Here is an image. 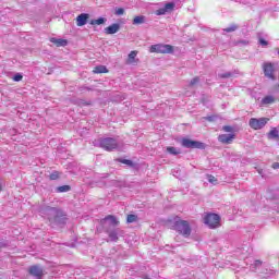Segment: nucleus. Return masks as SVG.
Instances as JSON below:
<instances>
[{
  "label": "nucleus",
  "mask_w": 279,
  "mask_h": 279,
  "mask_svg": "<svg viewBox=\"0 0 279 279\" xmlns=\"http://www.w3.org/2000/svg\"><path fill=\"white\" fill-rule=\"evenodd\" d=\"M40 215L48 219L52 226H65L66 225V213L58 207H51L43 205L39 208Z\"/></svg>",
  "instance_id": "1"
},
{
  "label": "nucleus",
  "mask_w": 279,
  "mask_h": 279,
  "mask_svg": "<svg viewBox=\"0 0 279 279\" xmlns=\"http://www.w3.org/2000/svg\"><path fill=\"white\" fill-rule=\"evenodd\" d=\"M95 147H101L106 151H113L119 147V142L114 137H104L94 142Z\"/></svg>",
  "instance_id": "2"
},
{
  "label": "nucleus",
  "mask_w": 279,
  "mask_h": 279,
  "mask_svg": "<svg viewBox=\"0 0 279 279\" xmlns=\"http://www.w3.org/2000/svg\"><path fill=\"white\" fill-rule=\"evenodd\" d=\"M174 230L179 232V234H182L185 239H189L191 236V225H189V221L181 220L180 218H177L173 226Z\"/></svg>",
  "instance_id": "3"
},
{
  "label": "nucleus",
  "mask_w": 279,
  "mask_h": 279,
  "mask_svg": "<svg viewBox=\"0 0 279 279\" xmlns=\"http://www.w3.org/2000/svg\"><path fill=\"white\" fill-rule=\"evenodd\" d=\"M119 225V219H117L113 215H108L105 218L100 219V226L104 228V230L118 228Z\"/></svg>",
  "instance_id": "4"
},
{
  "label": "nucleus",
  "mask_w": 279,
  "mask_h": 279,
  "mask_svg": "<svg viewBox=\"0 0 279 279\" xmlns=\"http://www.w3.org/2000/svg\"><path fill=\"white\" fill-rule=\"evenodd\" d=\"M181 145L182 147H185V149H206V144L191 138H183Z\"/></svg>",
  "instance_id": "5"
},
{
  "label": "nucleus",
  "mask_w": 279,
  "mask_h": 279,
  "mask_svg": "<svg viewBox=\"0 0 279 279\" xmlns=\"http://www.w3.org/2000/svg\"><path fill=\"white\" fill-rule=\"evenodd\" d=\"M150 53H173V46L169 44H156L150 46Z\"/></svg>",
  "instance_id": "6"
},
{
  "label": "nucleus",
  "mask_w": 279,
  "mask_h": 279,
  "mask_svg": "<svg viewBox=\"0 0 279 279\" xmlns=\"http://www.w3.org/2000/svg\"><path fill=\"white\" fill-rule=\"evenodd\" d=\"M221 221V217L217 214H207L204 217V223L208 226V228H219V223Z\"/></svg>",
  "instance_id": "7"
},
{
  "label": "nucleus",
  "mask_w": 279,
  "mask_h": 279,
  "mask_svg": "<svg viewBox=\"0 0 279 279\" xmlns=\"http://www.w3.org/2000/svg\"><path fill=\"white\" fill-rule=\"evenodd\" d=\"M105 232L108 234V241L111 243H117V241H119V236H123V234H125V231H123L121 228L105 229Z\"/></svg>",
  "instance_id": "8"
},
{
  "label": "nucleus",
  "mask_w": 279,
  "mask_h": 279,
  "mask_svg": "<svg viewBox=\"0 0 279 279\" xmlns=\"http://www.w3.org/2000/svg\"><path fill=\"white\" fill-rule=\"evenodd\" d=\"M267 123H269V118H251L248 121V125L252 130H263Z\"/></svg>",
  "instance_id": "9"
},
{
  "label": "nucleus",
  "mask_w": 279,
  "mask_h": 279,
  "mask_svg": "<svg viewBox=\"0 0 279 279\" xmlns=\"http://www.w3.org/2000/svg\"><path fill=\"white\" fill-rule=\"evenodd\" d=\"M28 274L35 279H43V276H45V269L40 265H33L28 268Z\"/></svg>",
  "instance_id": "10"
},
{
  "label": "nucleus",
  "mask_w": 279,
  "mask_h": 279,
  "mask_svg": "<svg viewBox=\"0 0 279 279\" xmlns=\"http://www.w3.org/2000/svg\"><path fill=\"white\" fill-rule=\"evenodd\" d=\"M274 64L272 63H264V74L268 80L276 81V75H274Z\"/></svg>",
  "instance_id": "11"
},
{
  "label": "nucleus",
  "mask_w": 279,
  "mask_h": 279,
  "mask_svg": "<svg viewBox=\"0 0 279 279\" xmlns=\"http://www.w3.org/2000/svg\"><path fill=\"white\" fill-rule=\"evenodd\" d=\"M235 136L236 135L234 133L221 134L218 136V141H219V143H222L223 145H230V144H232V141H234Z\"/></svg>",
  "instance_id": "12"
},
{
  "label": "nucleus",
  "mask_w": 279,
  "mask_h": 279,
  "mask_svg": "<svg viewBox=\"0 0 279 279\" xmlns=\"http://www.w3.org/2000/svg\"><path fill=\"white\" fill-rule=\"evenodd\" d=\"M88 19H90V14L88 13H81L76 16V25L77 27H84L86 23H88Z\"/></svg>",
  "instance_id": "13"
},
{
  "label": "nucleus",
  "mask_w": 279,
  "mask_h": 279,
  "mask_svg": "<svg viewBox=\"0 0 279 279\" xmlns=\"http://www.w3.org/2000/svg\"><path fill=\"white\" fill-rule=\"evenodd\" d=\"M173 8H175V3H173V2H168V3H166V5H165L163 8L158 9V10L156 11V14H157V16H162V15H165L167 12H171V11L173 10Z\"/></svg>",
  "instance_id": "14"
},
{
  "label": "nucleus",
  "mask_w": 279,
  "mask_h": 279,
  "mask_svg": "<svg viewBox=\"0 0 279 279\" xmlns=\"http://www.w3.org/2000/svg\"><path fill=\"white\" fill-rule=\"evenodd\" d=\"M121 29V24L114 23L105 28V34L112 35L117 34Z\"/></svg>",
  "instance_id": "15"
},
{
  "label": "nucleus",
  "mask_w": 279,
  "mask_h": 279,
  "mask_svg": "<svg viewBox=\"0 0 279 279\" xmlns=\"http://www.w3.org/2000/svg\"><path fill=\"white\" fill-rule=\"evenodd\" d=\"M269 141H279V131L276 128H272L267 134Z\"/></svg>",
  "instance_id": "16"
},
{
  "label": "nucleus",
  "mask_w": 279,
  "mask_h": 279,
  "mask_svg": "<svg viewBox=\"0 0 279 279\" xmlns=\"http://www.w3.org/2000/svg\"><path fill=\"white\" fill-rule=\"evenodd\" d=\"M234 75H239V71L234 70L232 72L219 73L218 77L220 80H228L229 77H234Z\"/></svg>",
  "instance_id": "17"
},
{
  "label": "nucleus",
  "mask_w": 279,
  "mask_h": 279,
  "mask_svg": "<svg viewBox=\"0 0 279 279\" xmlns=\"http://www.w3.org/2000/svg\"><path fill=\"white\" fill-rule=\"evenodd\" d=\"M50 43H53V45L58 47H66V45H69V41L66 39H58V38H51Z\"/></svg>",
  "instance_id": "18"
},
{
  "label": "nucleus",
  "mask_w": 279,
  "mask_h": 279,
  "mask_svg": "<svg viewBox=\"0 0 279 279\" xmlns=\"http://www.w3.org/2000/svg\"><path fill=\"white\" fill-rule=\"evenodd\" d=\"M136 56H138V51L136 50H133L129 53V57H128V64H134V62H136Z\"/></svg>",
  "instance_id": "19"
},
{
  "label": "nucleus",
  "mask_w": 279,
  "mask_h": 279,
  "mask_svg": "<svg viewBox=\"0 0 279 279\" xmlns=\"http://www.w3.org/2000/svg\"><path fill=\"white\" fill-rule=\"evenodd\" d=\"M275 102H276V97H274V96H271V95L266 96V97H264V98L262 99V104H263L264 106H269V105L275 104Z\"/></svg>",
  "instance_id": "20"
},
{
  "label": "nucleus",
  "mask_w": 279,
  "mask_h": 279,
  "mask_svg": "<svg viewBox=\"0 0 279 279\" xmlns=\"http://www.w3.org/2000/svg\"><path fill=\"white\" fill-rule=\"evenodd\" d=\"M167 153L171 154L172 156H178V155L182 154V150H180V148L169 146V147H167Z\"/></svg>",
  "instance_id": "21"
},
{
  "label": "nucleus",
  "mask_w": 279,
  "mask_h": 279,
  "mask_svg": "<svg viewBox=\"0 0 279 279\" xmlns=\"http://www.w3.org/2000/svg\"><path fill=\"white\" fill-rule=\"evenodd\" d=\"M145 16L144 15H137L133 19V25H143L145 23Z\"/></svg>",
  "instance_id": "22"
},
{
  "label": "nucleus",
  "mask_w": 279,
  "mask_h": 279,
  "mask_svg": "<svg viewBox=\"0 0 279 279\" xmlns=\"http://www.w3.org/2000/svg\"><path fill=\"white\" fill-rule=\"evenodd\" d=\"M93 73H96V74L108 73V68H106V65L95 66L94 70H93Z\"/></svg>",
  "instance_id": "23"
},
{
  "label": "nucleus",
  "mask_w": 279,
  "mask_h": 279,
  "mask_svg": "<svg viewBox=\"0 0 279 279\" xmlns=\"http://www.w3.org/2000/svg\"><path fill=\"white\" fill-rule=\"evenodd\" d=\"M108 21L106 17H99L97 20L89 21V25H104Z\"/></svg>",
  "instance_id": "24"
},
{
  "label": "nucleus",
  "mask_w": 279,
  "mask_h": 279,
  "mask_svg": "<svg viewBox=\"0 0 279 279\" xmlns=\"http://www.w3.org/2000/svg\"><path fill=\"white\" fill-rule=\"evenodd\" d=\"M138 221V216L134 214H130L126 217V223H136Z\"/></svg>",
  "instance_id": "25"
},
{
  "label": "nucleus",
  "mask_w": 279,
  "mask_h": 279,
  "mask_svg": "<svg viewBox=\"0 0 279 279\" xmlns=\"http://www.w3.org/2000/svg\"><path fill=\"white\" fill-rule=\"evenodd\" d=\"M69 191H71L70 185H61L56 189L57 193H69Z\"/></svg>",
  "instance_id": "26"
},
{
  "label": "nucleus",
  "mask_w": 279,
  "mask_h": 279,
  "mask_svg": "<svg viewBox=\"0 0 279 279\" xmlns=\"http://www.w3.org/2000/svg\"><path fill=\"white\" fill-rule=\"evenodd\" d=\"M236 29H239V25L231 24L229 27L223 28V32H227V34H230L232 32H236Z\"/></svg>",
  "instance_id": "27"
},
{
  "label": "nucleus",
  "mask_w": 279,
  "mask_h": 279,
  "mask_svg": "<svg viewBox=\"0 0 279 279\" xmlns=\"http://www.w3.org/2000/svg\"><path fill=\"white\" fill-rule=\"evenodd\" d=\"M197 84H199V77H198V76H195L194 78H192V80L190 81L189 86H190V88H195V86H197Z\"/></svg>",
  "instance_id": "28"
},
{
  "label": "nucleus",
  "mask_w": 279,
  "mask_h": 279,
  "mask_svg": "<svg viewBox=\"0 0 279 279\" xmlns=\"http://www.w3.org/2000/svg\"><path fill=\"white\" fill-rule=\"evenodd\" d=\"M120 162H122V165H128V167H134V162L130 159H120Z\"/></svg>",
  "instance_id": "29"
},
{
  "label": "nucleus",
  "mask_w": 279,
  "mask_h": 279,
  "mask_svg": "<svg viewBox=\"0 0 279 279\" xmlns=\"http://www.w3.org/2000/svg\"><path fill=\"white\" fill-rule=\"evenodd\" d=\"M207 180L210 184H217V178H215L213 174H208Z\"/></svg>",
  "instance_id": "30"
},
{
  "label": "nucleus",
  "mask_w": 279,
  "mask_h": 279,
  "mask_svg": "<svg viewBox=\"0 0 279 279\" xmlns=\"http://www.w3.org/2000/svg\"><path fill=\"white\" fill-rule=\"evenodd\" d=\"M258 44H259L262 47H267V45H269V41L265 40V38H263V37H259V38H258Z\"/></svg>",
  "instance_id": "31"
},
{
  "label": "nucleus",
  "mask_w": 279,
  "mask_h": 279,
  "mask_svg": "<svg viewBox=\"0 0 279 279\" xmlns=\"http://www.w3.org/2000/svg\"><path fill=\"white\" fill-rule=\"evenodd\" d=\"M58 178H60V172H58V171H53L50 174V180H58Z\"/></svg>",
  "instance_id": "32"
},
{
  "label": "nucleus",
  "mask_w": 279,
  "mask_h": 279,
  "mask_svg": "<svg viewBox=\"0 0 279 279\" xmlns=\"http://www.w3.org/2000/svg\"><path fill=\"white\" fill-rule=\"evenodd\" d=\"M263 265V262L260 259H256L253 264V269H258Z\"/></svg>",
  "instance_id": "33"
},
{
  "label": "nucleus",
  "mask_w": 279,
  "mask_h": 279,
  "mask_svg": "<svg viewBox=\"0 0 279 279\" xmlns=\"http://www.w3.org/2000/svg\"><path fill=\"white\" fill-rule=\"evenodd\" d=\"M116 14H117L118 16H123V14H125V9H123V8L117 9V10H116Z\"/></svg>",
  "instance_id": "34"
},
{
  "label": "nucleus",
  "mask_w": 279,
  "mask_h": 279,
  "mask_svg": "<svg viewBox=\"0 0 279 279\" xmlns=\"http://www.w3.org/2000/svg\"><path fill=\"white\" fill-rule=\"evenodd\" d=\"M13 80H14V82H21V80H23V75L20 74V73H17V74H15V75L13 76Z\"/></svg>",
  "instance_id": "35"
},
{
  "label": "nucleus",
  "mask_w": 279,
  "mask_h": 279,
  "mask_svg": "<svg viewBox=\"0 0 279 279\" xmlns=\"http://www.w3.org/2000/svg\"><path fill=\"white\" fill-rule=\"evenodd\" d=\"M78 106H90V101H86V100H84V99H81V100L78 101Z\"/></svg>",
  "instance_id": "36"
},
{
  "label": "nucleus",
  "mask_w": 279,
  "mask_h": 279,
  "mask_svg": "<svg viewBox=\"0 0 279 279\" xmlns=\"http://www.w3.org/2000/svg\"><path fill=\"white\" fill-rule=\"evenodd\" d=\"M216 119H217L216 116L205 117V121H209L210 123H213V121H216Z\"/></svg>",
  "instance_id": "37"
},
{
  "label": "nucleus",
  "mask_w": 279,
  "mask_h": 279,
  "mask_svg": "<svg viewBox=\"0 0 279 279\" xmlns=\"http://www.w3.org/2000/svg\"><path fill=\"white\" fill-rule=\"evenodd\" d=\"M222 130H223V132H232V126L225 125V126H222Z\"/></svg>",
  "instance_id": "38"
},
{
  "label": "nucleus",
  "mask_w": 279,
  "mask_h": 279,
  "mask_svg": "<svg viewBox=\"0 0 279 279\" xmlns=\"http://www.w3.org/2000/svg\"><path fill=\"white\" fill-rule=\"evenodd\" d=\"M257 173H259V175H262V178H265V173H263V169L257 168Z\"/></svg>",
  "instance_id": "39"
},
{
  "label": "nucleus",
  "mask_w": 279,
  "mask_h": 279,
  "mask_svg": "<svg viewBox=\"0 0 279 279\" xmlns=\"http://www.w3.org/2000/svg\"><path fill=\"white\" fill-rule=\"evenodd\" d=\"M239 45H247V40H240Z\"/></svg>",
  "instance_id": "40"
},
{
  "label": "nucleus",
  "mask_w": 279,
  "mask_h": 279,
  "mask_svg": "<svg viewBox=\"0 0 279 279\" xmlns=\"http://www.w3.org/2000/svg\"><path fill=\"white\" fill-rule=\"evenodd\" d=\"M276 167H278V163H275V165H274V168H275V169H276Z\"/></svg>",
  "instance_id": "41"
},
{
  "label": "nucleus",
  "mask_w": 279,
  "mask_h": 279,
  "mask_svg": "<svg viewBox=\"0 0 279 279\" xmlns=\"http://www.w3.org/2000/svg\"><path fill=\"white\" fill-rule=\"evenodd\" d=\"M276 167H278V163H275V165H274V168H275V169H276Z\"/></svg>",
  "instance_id": "42"
},
{
  "label": "nucleus",
  "mask_w": 279,
  "mask_h": 279,
  "mask_svg": "<svg viewBox=\"0 0 279 279\" xmlns=\"http://www.w3.org/2000/svg\"><path fill=\"white\" fill-rule=\"evenodd\" d=\"M144 279H149V278L145 277Z\"/></svg>",
  "instance_id": "43"
},
{
  "label": "nucleus",
  "mask_w": 279,
  "mask_h": 279,
  "mask_svg": "<svg viewBox=\"0 0 279 279\" xmlns=\"http://www.w3.org/2000/svg\"><path fill=\"white\" fill-rule=\"evenodd\" d=\"M0 191H1V186H0Z\"/></svg>",
  "instance_id": "44"
}]
</instances>
